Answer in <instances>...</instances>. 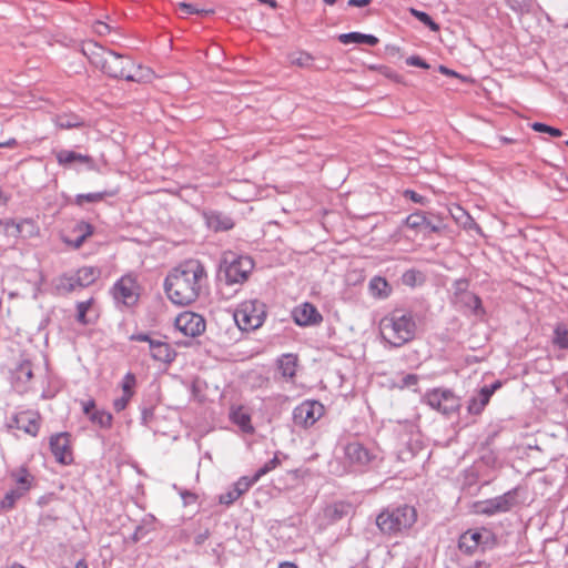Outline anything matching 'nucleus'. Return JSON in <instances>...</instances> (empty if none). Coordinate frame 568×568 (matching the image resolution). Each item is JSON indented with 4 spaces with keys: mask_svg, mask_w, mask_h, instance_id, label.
Listing matches in <instances>:
<instances>
[{
    "mask_svg": "<svg viewBox=\"0 0 568 568\" xmlns=\"http://www.w3.org/2000/svg\"><path fill=\"white\" fill-rule=\"evenodd\" d=\"M280 464H281V462H280L278 457L274 456L271 460L265 463V465L256 471V474H255L256 478L260 479L262 476L266 475L268 471L275 469Z\"/></svg>",
    "mask_w": 568,
    "mask_h": 568,
    "instance_id": "a18cd8bd",
    "label": "nucleus"
},
{
    "mask_svg": "<svg viewBox=\"0 0 568 568\" xmlns=\"http://www.w3.org/2000/svg\"><path fill=\"white\" fill-rule=\"evenodd\" d=\"M410 13L418 19L422 23L427 26L432 31L437 32L439 31V24L436 23L428 13L424 11H419L417 9L412 8Z\"/></svg>",
    "mask_w": 568,
    "mask_h": 568,
    "instance_id": "e433bc0d",
    "label": "nucleus"
},
{
    "mask_svg": "<svg viewBox=\"0 0 568 568\" xmlns=\"http://www.w3.org/2000/svg\"><path fill=\"white\" fill-rule=\"evenodd\" d=\"M179 9L185 13V14H193V13H200L201 11L197 10L196 8H194L192 4L190 3H185V2H180L179 4Z\"/></svg>",
    "mask_w": 568,
    "mask_h": 568,
    "instance_id": "13d9d810",
    "label": "nucleus"
},
{
    "mask_svg": "<svg viewBox=\"0 0 568 568\" xmlns=\"http://www.w3.org/2000/svg\"><path fill=\"white\" fill-rule=\"evenodd\" d=\"M348 508H349V505H346V504H335V505L331 506L329 508H327L326 511H327V515L332 519H339L344 515L347 514Z\"/></svg>",
    "mask_w": 568,
    "mask_h": 568,
    "instance_id": "c03bdc74",
    "label": "nucleus"
},
{
    "mask_svg": "<svg viewBox=\"0 0 568 568\" xmlns=\"http://www.w3.org/2000/svg\"><path fill=\"white\" fill-rule=\"evenodd\" d=\"M230 419L235 424L243 433L253 434L254 426L248 409L243 405L232 406L230 409Z\"/></svg>",
    "mask_w": 568,
    "mask_h": 568,
    "instance_id": "6ab92c4d",
    "label": "nucleus"
},
{
    "mask_svg": "<svg viewBox=\"0 0 568 568\" xmlns=\"http://www.w3.org/2000/svg\"><path fill=\"white\" fill-rule=\"evenodd\" d=\"M82 53L91 64L112 78L132 82H150L154 77L150 68L135 65L129 57L106 50L93 41L83 44Z\"/></svg>",
    "mask_w": 568,
    "mask_h": 568,
    "instance_id": "f03ea898",
    "label": "nucleus"
},
{
    "mask_svg": "<svg viewBox=\"0 0 568 568\" xmlns=\"http://www.w3.org/2000/svg\"><path fill=\"white\" fill-rule=\"evenodd\" d=\"M132 397H133L132 395L122 394L121 397L114 399V402H113L114 409L116 412H121V410L125 409V407L128 406V404Z\"/></svg>",
    "mask_w": 568,
    "mask_h": 568,
    "instance_id": "09e8293b",
    "label": "nucleus"
},
{
    "mask_svg": "<svg viewBox=\"0 0 568 568\" xmlns=\"http://www.w3.org/2000/svg\"><path fill=\"white\" fill-rule=\"evenodd\" d=\"M339 41L344 44L348 43H366L368 45H376L378 39L372 34H363L359 32L344 33L339 36Z\"/></svg>",
    "mask_w": 568,
    "mask_h": 568,
    "instance_id": "cd10ccee",
    "label": "nucleus"
},
{
    "mask_svg": "<svg viewBox=\"0 0 568 568\" xmlns=\"http://www.w3.org/2000/svg\"><path fill=\"white\" fill-rule=\"evenodd\" d=\"M93 30L99 36H105L110 32V27L102 22V21H97L94 24H93Z\"/></svg>",
    "mask_w": 568,
    "mask_h": 568,
    "instance_id": "6e6d98bb",
    "label": "nucleus"
},
{
    "mask_svg": "<svg viewBox=\"0 0 568 568\" xmlns=\"http://www.w3.org/2000/svg\"><path fill=\"white\" fill-rule=\"evenodd\" d=\"M54 124L58 129L69 130V129L82 126L83 122L78 115L61 114L54 119Z\"/></svg>",
    "mask_w": 568,
    "mask_h": 568,
    "instance_id": "c756f323",
    "label": "nucleus"
},
{
    "mask_svg": "<svg viewBox=\"0 0 568 568\" xmlns=\"http://www.w3.org/2000/svg\"><path fill=\"white\" fill-rule=\"evenodd\" d=\"M92 303H93V300L91 298V300H88V301H84V302H80L77 305L78 321L80 323H82V324L87 323L85 315H87V312L90 310Z\"/></svg>",
    "mask_w": 568,
    "mask_h": 568,
    "instance_id": "49530a36",
    "label": "nucleus"
},
{
    "mask_svg": "<svg viewBox=\"0 0 568 568\" xmlns=\"http://www.w3.org/2000/svg\"><path fill=\"white\" fill-rule=\"evenodd\" d=\"M41 416L36 410H22L13 415L10 419L9 427L23 430L30 436H37L40 430Z\"/></svg>",
    "mask_w": 568,
    "mask_h": 568,
    "instance_id": "ddd939ff",
    "label": "nucleus"
},
{
    "mask_svg": "<svg viewBox=\"0 0 568 568\" xmlns=\"http://www.w3.org/2000/svg\"><path fill=\"white\" fill-rule=\"evenodd\" d=\"M11 478L16 484V489L23 495L27 494L34 484V477L26 467H19L11 473Z\"/></svg>",
    "mask_w": 568,
    "mask_h": 568,
    "instance_id": "5701e85b",
    "label": "nucleus"
},
{
    "mask_svg": "<svg viewBox=\"0 0 568 568\" xmlns=\"http://www.w3.org/2000/svg\"><path fill=\"white\" fill-rule=\"evenodd\" d=\"M55 159L59 165L67 168L73 163H80L93 168L94 161L88 154L78 153L72 150H60L55 152Z\"/></svg>",
    "mask_w": 568,
    "mask_h": 568,
    "instance_id": "412c9836",
    "label": "nucleus"
},
{
    "mask_svg": "<svg viewBox=\"0 0 568 568\" xmlns=\"http://www.w3.org/2000/svg\"><path fill=\"white\" fill-rule=\"evenodd\" d=\"M369 70L377 71L378 73L394 82L402 81V77L386 65H371Z\"/></svg>",
    "mask_w": 568,
    "mask_h": 568,
    "instance_id": "a19ab883",
    "label": "nucleus"
},
{
    "mask_svg": "<svg viewBox=\"0 0 568 568\" xmlns=\"http://www.w3.org/2000/svg\"><path fill=\"white\" fill-rule=\"evenodd\" d=\"M132 341H139V342H148L150 344V341H153L149 335L146 334H136L131 336Z\"/></svg>",
    "mask_w": 568,
    "mask_h": 568,
    "instance_id": "680f3d73",
    "label": "nucleus"
},
{
    "mask_svg": "<svg viewBox=\"0 0 568 568\" xmlns=\"http://www.w3.org/2000/svg\"><path fill=\"white\" fill-rule=\"evenodd\" d=\"M278 568H298V567L291 561H283V562H280Z\"/></svg>",
    "mask_w": 568,
    "mask_h": 568,
    "instance_id": "0e129e2a",
    "label": "nucleus"
},
{
    "mask_svg": "<svg viewBox=\"0 0 568 568\" xmlns=\"http://www.w3.org/2000/svg\"><path fill=\"white\" fill-rule=\"evenodd\" d=\"M314 62V57L306 51H297L290 55V63L300 68H310Z\"/></svg>",
    "mask_w": 568,
    "mask_h": 568,
    "instance_id": "473e14b6",
    "label": "nucleus"
},
{
    "mask_svg": "<svg viewBox=\"0 0 568 568\" xmlns=\"http://www.w3.org/2000/svg\"><path fill=\"white\" fill-rule=\"evenodd\" d=\"M18 145V141L14 138H11L4 142H0V148H16Z\"/></svg>",
    "mask_w": 568,
    "mask_h": 568,
    "instance_id": "e2e57ef3",
    "label": "nucleus"
},
{
    "mask_svg": "<svg viewBox=\"0 0 568 568\" xmlns=\"http://www.w3.org/2000/svg\"><path fill=\"white\" fill-rule=\"evenodd\" d=\"M14 377L18 383H28L33 377L32 364L30 361H22L16 368Z\"/></svg>",
    "mask_w": 568,
    "mask_h": 568,
    "instance_id": "2f4dec72",
    "label": "nucleus"
},
{
    "mask_svg": "<svg viewBox=\"0 0 568 568\" xmlns=\"http://www.w3.org/2000/svg\"><path fill=\"white\" fill-rule=\"evenodd\" d=\"M450 216L453 220L463 229L470 230L477 227L476 222L471 215L459 205H453L449 209Z\"/></svg>",
    "mask_w": 568,
    "mask_h": 568,
    "instance_id": "a878e982",
    "label": "nucleus"
},
{
    "mask_svg": "<svg viewBox=\"0 0 568 568\" xmlns=\"http://www.w3.org/2000/svg\"><path fill=\"white\" fill-rule=\"evenodd\" d=\"M50 448L55 460L62 465L73 462L71 436L69 433H58L50 438Z\"/></svg>",
    "mask_w": 568,
    "mask_h": 568,
    "instance_id": "4468645a",
    "label": "nucleus"
},
{
    "mask_svg": "<svg viewBox=\"0 0 568 568\" xmlns=\"http://www.w3.org/2000/svg\"><path fill=\"white\" fill-rule=\"evenodd\" d=\"M514 505V496L507 493L487 500L476 501L473 505V511L477 515H494L497 513L508 511Z\"/></svg>",
    "mask_w": 568,
    "mask_h": 568,
    "instance_id": "f8f14e48",
    "label": "nucleus"
},
{
    "mask_svg": "<svg viewBox=\"0 0 568 568\" xmlns=\"http://www.w3.org/2000/svg\"><path fill=\"white\" fill-rule=\"evenodd\" d=\"M100 276V270L95 266H83L79 268L75 273L74 282L75 284H71V288L75 286L84 287L97 281Z\"/></svg>",
    "mask_w": 568,
    "mask_h": 568,
    "instance_id": "b1692460",
    "label": "nucleus"
},
{
    "mask_svg": "<svg viewBox=\"0 0 568 568\" xmlns=\"http://www.w3.org/2000/svg\"><path fill=\"white\" fill-rule=\"evenodd\" d=\"M22 240L34 239L40 235V227L32 219H21Z\"/></svg>",
    "mask_w": 568,
    "mask_h": 568,
    "instance_id": "72a5a7b5",
    "label": "nucleus"
},
{
    "mask_svg": "<svg viewBox=\"0 0 568 568\" xmlns=\"http://www.w3.org/2000/svg\"><path fill=\"white\" fill-rule=\"evenodd\" d=\"M510 8L520 13L529 12L534 6V0H507Z\"/></svg>",
    "mask_w": 568,
    "mask_h": 568,
    "instance_id": "79ce46f5",
    "label": "nucleus"
},
{
    "mask_svg": "<svg viewBox=\"0 0 568 568\" xmlns=\"http://www.w3.org/2000/svg\"><path fill=\"white\" fill-rule=\"evenodd\" d=\"M115 192H95L87 194H78L74 197V204L82 206L85 203H98L104 200L105 196H112Z\"/></svg>",
    "mask_w": 568,
    "mask_h": 568,
    "instance_id": "7c9ffc66",
    "label": "nucleus"
},
{
    "mask_svg": "<svg viewBox=\"0 0 568 568\" xmlns=\"http://www.w3.org/2000/svg\"><path fill=\"white\" fill-rule=\"evenodd\" d=\"M344 450L347 463L354 466H367L375 458L363 444L357 442L349 443Z\"/></svg>",
    "mask_w": 568,
    "mask_h": 568,
    "instance_id": "dca6fc26",
    "label": "nucleus"
},
{
    "mask_svg": "<svg viewBox=\"0 0 568 568\" xmlns=\"http://www.w3.org/2000/svg\"><path fill=\"white\" fill-rule=\"evenodd\" d=\"M501 387V383L499 381L495 382L488 389L493 390V394Z\"/></svg>",
    "mask_w": 568,
    "mask_h": 568,
    "instance_id": "69168bd1",
    "label": "nucleus"
},
{
    "mask_svg": "<svg viewBox=\"0 0 568 568\" xmlns=\"http://www.w3.org/2000/svg\"><path fill=\"white\" fill-rule=\"evenodd\" d=\"M404 196L410 199L415 203H419V204L427 203V200L424 196L419 195L418 193H416L413 190H406L404 192Z\"/></svg>",
    "mask_w": 568,
    "mask_h": 568,
    "instance_id": "5fc2aeb1",
    "label": "nucleus"
},
{
    "mask_svg": "<svg viewBox=\"0 0 568 568\" xmlns=\"http://www.w3.org/2000/svg\"><path fill=\"white\" fill-rule=\"evenodd\" d=\"M424 398L433 409L444 415L455 414L460 408V398L450 389L434 388L428 390Z\"/></svg>",
    "mask_w": 568,
    "mask_h": 568,
    "instance_id": "423d86ee",
    "label": "nucleus"
},
{
    "mask_svg": "<svg viewBox=\"0 0 568 568\" xmlns=\"http://www.w3.org/2000/svg\"><path fill=\"white\" fill-rule=\"evenodd\" d=\"M469 303L473 305L474 307V313L476 315H483L484 314V308L481 306V301L480 298L477 296V295H469Z\"/></svg>",
    "mask_w": 568,
    "mask_h": 568,
    "instance_id": "864d4df0",
    "label": "nucleus"
},
{
    "mask_svg": "<svg viewBox=\"0 0 568 568\" xmlns=\"http://www.w3.org/2000/svg\"><path fill=\"white\" fill-rule=\"evenodd\" d=\"M406 63L412 67L429 69V64L418 55H410L406 59Z\"/></svg>",
    "mask_w": 568,
    "mask_h": 568,
    "instance_id": "3c124183",
    "label": "nucleus"
},
{
    "mask_svg": "<svg viewBox=\"0 0 568 568\" xmlns=\"http://www.w3.org/2000/svg\"><path fill=\"white\" fill-rule=\"evenodd\" d=\"M23 496L18 489L9 490L0 503L2 510H10L14 507L16 503Z\"/></svg>",
    "mask_w": 568,
    "mask_h": 568,
    "instance_id": "c9c22d12",
    "label": "nucleus"
},
{
    "mask_svg": "<svg viewBox=\"0 0 568 568\" xmlns=\"http://www.w3.org/2000/svg\"><path fill=\"white\" fill-rule=\"evenodd\" d=\"M473 568H489V565L485 561H477Z\"/></svg>",
    "mask_w": 568,
    "mask_h": 568,
    "instance_id": "338daca9",
    "label": "nucleus"
},
{
    "mask_svg": "<svg viewBox=\"0 0 568 568\" xmlns=\"http://www.w3.org/2000/svg\"><path fill=\"white\" fill-rule=\"evenodd\" d=\"M174 324L176 329H179L183 335L190 337L201 335L206 327L205 320L200 314L189 311L179 314Z\"/></svg>",
    "mask_w": 568,
    "mask_h": 568,
    "instance_id": "9b49d317",
    "label": "nucleus"
},
{
    "mask_svg": "<svg viewBox=\"0 0 568 568\" xmlns=\"http://www.w3.org/2000/svg\"><path fill=\"white\" fill-rule=\"evenodd\" d=\"M418 376L416 374H407L403 377L400 384L396 385L397 388L404 389L416 386L418 384Z\"/></svg>",
    "mask_w": 568,
    "mask_h": 568,
    "instance_id": "de8ad7c7",
    "label": "nucleus"
},
{
    "mask_svg": "<svg viewBox=\"0 0 568 568\" xmlns=\"http://www.w3.org/2000/svg\"><path fill=\"white\" fill-rule=\"evenodd\" d=\"M292 317L298 326H316L323 322V316L312 303L305 302L295 306Z\"/></svg>",
    "mask_w": 568,
    "mask_h": 568,
    "instance_id": "2eb2a0df",
    "label": "nucleus"
},
{
    "mask_svg": "<svg viewBox=\"0 0 568 568\" xmlns=\"http://www.w3.org/2000/svg\"><path fill=\"white\" fill-rule=\"evenodd\" d=\"M12 219L0 220V235L11 236Z\"/></svg>",
    "mask_w": 568,
    "mask_h": 568,
    "instance_id": "603ef678",
    "label": "nucleus"
},
{
    "mask_svg": "<svg viewBox=\"0 0 568 568\" xmlns=\"http://www.w3.org/2000/svg\"><path fill=\"white\" fill-rule=\"evenodd\" d=\"M552 342L561 349L568 348V329L564 325L559 324L556 326Z\"/></svg>",
    "mask_w": 568,
    "mask_h": 568,
    "instance_id": "f704fd0d",
    "label": "nucleus"
},
{
    "mask_svg": "<svg viewBox=\"0 0 568 568\" xmlns=\"http://www.w3.org/2000/svg\"><path fill=\"white\" fill-rule=\"evenodd\" d=\"M368 288L375 298H387L392 294V286L382 276H374L369 281Z\"/></svg>",
    "mask_w": 568,
    "mask_h": 568,
    "instance_id": "393cba45",
    "label": "nucleus"
},
{
    "mask_svg": "<svg viewBox=\"0 0 568 568\" xmlns=\"http://www.w3.org/2000/svg\"><path fill=\"white\" fill-rule=\"evenodd\" d=\"M531 129L536 132L548 133L555 138H559L562 135V132L559 129L552 128L550 125H547V124L540 123V122L532 123Z\"/></svg>",
    "mask_w": 568,
    "mask_h": 568,
    "instance_id": "37998d69",
    "label": "nucleus"
},
{
    "mask_svg": "<svg viewBox=\"0 0 568 568\" xmlns=\"http://www.w3.org/2000/svg\"><path fill=\"white\" fill-rule=\"evenodd\" d=\"M417 521V510L409 505L384 509L376 517L378 529L388 536L410 529Z\"/></svg>",
    "mask_w": 568,
    "mask_h": 568,
    "instance_id": "20e7f679",
    "label": "nucleus"
},
{
    "mask_svg": "<svg viewBox=\"0 0 568 568\" xmlns=\"http://www.w3.org/2000/svg\"><path fill=\"white\" fill-rule=\"evenodd\" d=\"M493 396V390L488 389L487 386L483 387L478 396L473 398L468 404V410L471 414H480L485 406L489 403L490 397Z\"/></svg>",
    "mask_w": 568,
    "mask_h": 568,
    "instance_id": "bb28decb",
    "label": "nucleus"
},
{
    "mask_svg": "<svg viewBox=\"0 0 568 568\" xmlns=\"http://www.w3.org/2000/svg\"><path fill=\"white\" fill-rule=\"evenodd\" d=\"M404 225L416 234L425 231H429L432 233H439L442 231L440 225L433 224L426 216V213L423 211H415L410 213L405 220Z\"/></svg>",
    "mask_w": 568,
    "mask_h": 568,
    "instance_id": "f3484780",
    "label": "nucleus"
},
{
    "mask_svg": "<svg viewBox=\"0 0 568 568\" xmlns=\"http://www.w3.org/2000/svg\"><path fill=\"white\" fill-rule=\"evenodd\" d=\"M402 281L406 286L413 287L423 282V276L420 272L409 270L403 274Z\"/></svg>",
    "mask_w": 568,
    "mask_h": 568,
    "instance_id": "ea45409f",
    "label": "nucleus"
},
{
    "mask_svg": "<svg viewBox=\"0 0 568 568\" xmlns=\"http://www.w3.org/2000/svg\"><path fill=\"white\" fill-rule=\"evenodd\" d=\"M92 234L93 226L90 223L81 221L73 226L70 235L63 237V241L73 248H79Z\"/></svg>",
    "mask_w": 568,
    "mask_h": 568,
    "instance_id": "a211bd4d",
    "label": "nucleus"
},
{
    "mask_svg": "<svg viewBox=\"0 0 568 568\" xmlns=\"http://www.w3.org/2000/svg\"><path fill=\"white\" fill-rule=\"evenodd\" d=\"M114 300L125 305H133L140 296V286L136 277L132 274L121 276L112 287Z\"/></svg>",
    "mask_w": 568,
    "mask_h": 568,
    "instance_id": "1a4fd4ad",
    "label": "nucleus"
},
{
    "mask_svg": "<svg viewBox=\"0 0 568 568\" xmlns=\"http://www.w3.org/2000/svg\"><path fill=\"white\" fill-rule=\"evenodd\" d=\"M382 339L392 347H402L415 338L417 324L410 313L394 311L379 321Z\"/></svg>",
    "mask_w": 568,
    "mask_h": 568,
    "instance_id": "7ed1b4c3",
    "label": "nucleus"
},
{
    "mask_svg": "<svg viewBox=\"0 0 568 568\" xmlns=\"http://www.w3.org/2000/svg\"><path fill=\"white\" fill-rule=\"evenodd\" d=\"M258 480V478H256V475H254L252 478H248V477H241L233 486L232 489H234V491H236L240 496H242L243 494H245L250 487L255 484L256 481Z\"/></svg>",
    "mask_w": 568,
    "mask_h": 568,
    "instance_id": "4c0bfd02",
    "label": "nucleus"
},
{
    "mask_svg": "<svg viewBox=\"0 0 568 568\" xmlns=\"http://www.w3.org/2000/svg\"><path fill=\"white\" fill-rule=\"evenodd\" d=\"M82 409L93 424L104 428H109L112 425V415L105 410H97L93 399L83 402Z\"/></svg>",
    "mask_w": 568,
    "mask_h": 568,
    "instance_id": "4be33fe9",
    "label": "nucleus"
},
{
    "mask_svg": "<svg viewBox=\"0 0 568 568\" xmlns=\"http://www.w3.org/2000/svg\"><path fill=\"white\" fill-rule=\"evenodd\" d=\"M297 356L293 354H285L280 359V371L285 377H294L297 369Z\"/></svg>",
    "mask_w": 568,
    "mask_h": 568,
    "instance_id": "c85d7f7f",
    "label": "nucleus"
},
{
    "mask_svg": "<svg viewBox=\"0 0 568 568\" xmlns=\"http://www.w3.org/2000/svg\"><path fill=\"white\" fill-rule=\"evenodd\" d=\"M75 568H88V564L85 560H79L75 565Z\"/></svg>",
    "mask_w": 568,
    "mask_h": 568,
    "instance_id": "774afa93",
    "label": "nucleus"
},
{
    "mask_svg": "<svg viewBox=\"0 0 568 568\" xmlns=\"http://www.w3.org/2000/svg\"><path fill=\"white\" fill-rule=\"evenodd\" d=\"M11 236L16 237V239H21L22 240V227H21V220L19 221H14L12 219V231H11Z\"/></svg>",
    "mask_w": 568,
    "mask_h": 568,
    "instance_id": "4d7b16f0",
    "label": "nucleus"
},
{
    "mask_svg": "<svg viewBox=\"0 0 568 568\" xmlns=\"http://www.w3.org/2000/svg\"><path fill=\"white\" fill-rule=\"evenodd\" d=\"M233 317L237 327L243 332H252L260 328L266 318V306L257 298L241 302Z\"/></svg>",
    "mask_w": 568,
    "mask_h": 568,
    "instance_id": "39448f33",
    "label": "nucleus"
},
{
    "mask_svg": "<svg viewBox=\"0 0 568 568\" xmlns=\"http://www.w3.org/2000/svg\"><path fill=\"white\" fill-rule=\"evenodd\" d=\"M372 2V0H348V6L352 7H366Z\"/></svg>",
    "mask_w": 568,
    "mask_h": 568,
    "instance_id": "052dcab7",
    "label": "nucleus"
},
{
    "mask_svg": "<svg viewBox=\"0 0 568 568\" xmlns=\"http://www.w3.org/2000/svg\"><path fill=\"white\" fill-rule=\"evenodd\" d=\"M135 386H136V378H135L134 374L126 373L121 383L122 394H128V395L133 396L135 393V390H134Z\"/></svg>",
    "mask_w": 568,
    "mask_h": 568,
    "instance_id": "58836bf2",
    "label": "nucleus"
},
{
    "mask_svg": "<svg viewBox=\"0 0 568 568\" xmlns=\"http://www.w3.org/2000/svg\"><path fill=\"white\" fill-rule=\"evenodd\" d=\"M495 536L488 528L468 529L460 535L458 546L459 549L467 552H475L480 546L494 544Z\"/></svg>",
    "mask_w": 568,
    "mask_h": 568,
    "instance_id": "9d476101",
    "label": "nucleus"
},
{
    "mask_svg": "<svg viewBox=\"0 0 568 568\" xmlns=\"http://www.w3.org/2000/svg\"><path fill=\"white\" fill-rule=\"evenodd\" d=\"M151 357L163 364H171L175 357L176 352L170 344L162 341H150Z\"/></svg>",
    "mask_w": 568,
    "mask_h": 568,
    "instance_id": "aec40b11",
    "label": "nucleus"
},
{
    "mask_svg": "<svg viewBox=\"0 0 568 568\" xmlns=\"http://www.w3.org/2000/svg\"><path fill=\"white\" fill-rule=\"evenodd\" d=\"M241 496L236 491H234V489H231L220 496V503L224 504V505H231L235 500H237Z\"/></svg>",
    "mask_w": 568,
    "mask_h": 568,
    "instance_id": "8fccbe9b",
    "label": "nucleus"
},
{
    "mask_svg": "<svg viewBox=\"0 0 568 568\" xmlns=\"http://www.w3.org/2000/svg\"><path fill=\"white\" fill-rule=\"evenodd\" d=\"M325 414L324 405L318 400L307 399L294 408V423L304 428L313 426Z\"/></svg>",
    "mask_w": 568,
    "mask_h": 568,
    "instance_id": "6e6552de",
    "label": "nucleus"
},
{
    "mask_svg": "<svg viewBox=\"0 0 568 568\" xmlns=\"http://www.w3.org/2000/svg\"><path fill=\"white\" fill-rule=\"evenodd\" d=\"M438 70L444 75L459 78V74L456 71L450 70L445 65H439Z\"/></svg>",
    "mask_w": 568,
    "mask_h": 568,
    "instance_id": "bf43d9fd",
    "label": "nucleus"
},
{
    "mask_svg": "<svg viewBox=\"0 0 568 568\" xmlns=\"http://www.w3.org/2000/svg\"><path fill=\"white\" fill-rule=\"evenodd\" d=\"M254 267L253 260L248 256H235L229 254L224 258L223 272L229 284L243 283L248 278Z\"/></svg>",
    "mask_w": 568,
    "mask_h": 568,
    "instance_id": "0eeeda50",
    "label": "nucleus"
},
{
    "mask_svg": "<svg viewBox=\"0 0 568 568\" xmlns=\"http://www.w3.org/2000/svg\"><path fill=\"white\" fill-rule=\"evenodd\" d=\"M206 283L205 265L197 258H189L170 271L164 288L172 303L184 306L199 298Z\"/></svg>",
    "mask_w": 568,
    "mask_h": 568,
    "instance_id": "f257e3e1",
    "label": "nucleus"
}]
</instances>
